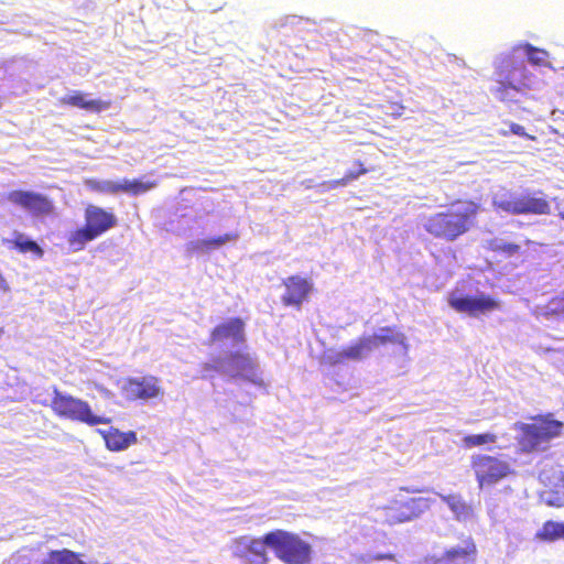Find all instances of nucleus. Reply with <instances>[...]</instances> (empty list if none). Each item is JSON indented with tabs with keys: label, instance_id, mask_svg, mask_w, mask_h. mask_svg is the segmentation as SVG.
Listing matches in <instances>:
<instances>
[{
	"label": "nucleus",
	"instance_id": "nucleus-1",
	"mask_svg": "<svg viewBox=\"0 0 564 564\" xmlns=\"http://www.w3.org/2000/svg\"><path fill=\"white\" fill-rule=\"evenodd\" d=\"M481 210L479 202L458 198L452 202L445 210L431 215L424 224V229L434 238L455 241L474 227Z\"/></svg>",
	"mask_w": 564,
	"mask_h": 564
},
{
	"label": "nucleus",
	"instance_id": "nucleus-2",
	"mask_svg": "<svg viewBox=\"0 0 564 564\" xmlns=\"http://www.w3.org/2000/svg\"><path fill=\"white\" fill-rule=\"evenodd\" d=\"M497 75L499 85L494 94L502 102H518V97L527 96L534 84V77L523 61L503 59L497 68Z\"/></svg>",
	"mask_w": 564,
	"mask_h": 564
},
{
	"label": "nucleus",
	"instance_id": "nucleus-3",
	"mask_svg": "<svg viewBox=\"0 0 564 564\" xmlns=\"http://www.w3.org/2000/svg\"><path fill=\"white\" fill-rule=\"evenodd\" d=\"M531 423H520L517 430L518 445L522 453L543 451L547 444L563 434L564 423L555 420L553 413L539 414L531 417Z\"/></svg>",
	"mask_w": 564,
	"mask_h": 564
},
{
	"label": "nucleus",
	"instance_id": "nucleus-4",
	"mask_svg": "<svg viewBox=\"0 0 564 564\" xmlns=\"http://www.w3.org/2000/svg\"><path fill=\"white\" fill-rule=\"evenodd\" d=\"M265 542L284 564H310L312 561L311 544L296 533L276 529L265 534Z\"/></svg>",
	"mask_w": 564,
	"mask_h": 564
},
{
	"label": "nucleus",
	"instance_id": "nucleus-5",
	"mask_svg": "<svg viewBox=\"0 0 564 564\" xmlns=\"http://www.w3.org/2000/svg\"><path fill=\"white\" fill-rule=\"evenodd\" d=\"M85 225L74 230L68 243L74 251L84 249L87 242L100 237L117 225V217L99 206L88 205L85 208Z\"/></svg>",
	"mask_w": 564,
	"mask_h": 564
},
{
	"label": "nucleus",
	"instance_id": "nucleus-6",
	"mask_svg": "<svg viewBox=\"0 0 564 564\" xmlns=\"http://www.w3.org/2000/svg\"><path fill=\"white\" fill-rule=\"evenodd\" d=\"M50 406L57 417L85 423L89 426L110 422L108 417L94 414L87 401L63 393L56 387L53 388Z\"/></svg>",
	"mask_w": 564,
	"mask_h": 564
},
{
	"label": "nucleus",
	"instance_id": "nucleus-7",
	"mask_svg": "<svg viewBox=\"0 0 564 564\" xmlns=\"http://www.w3.org/2000/svg\"><path fill=\"white\" fill-rule=\"evenodd\" d=\"M492 206L510 215H549L551 205L543 192L507 193L495 196Z\"/></svg>",
	"mask_w": 564,
	"mask_h": 564
},
{
	"label": "nucleus",
	"instance_id": "nucleus-8",
	"mask_svg": "<svg viewBox=\"0 0 564 564\" xmlns=\"http://www.w3.org/2000/svg\"><path fill=\"white\" fill-rule=\"evenodd\" d=\"M470 467L480 490L497 485L514 473L507 460L489 454L473 455Z\"/></svg>",
	"mask_w": 564,
	"mask_h": 564
},
{
	"label": "nucleus",
	"instance_id": "nucleus-9",
	"mask_svg": "<svg viewBox=\"0 0 564 564\" xmlns=\"http://www.w3.org/2000/svg\"><path fill=\"white\" fill-rule=\"evenodd\" d=\"M430 506V499L427 498L410 497L399 494L389 505L382 507L384 511V522L389 525H395L412 521L426 511Z\"/></svg>",
	"mask_w": 564,
	"mask_h": 564
},
{
	"label": "nucleus",
	"instance_id": "nucleus-10",
	"mask_svg": "<svg viewBox=\"0 0 564 564\" xmlns=\"http://www.w3.org/2000/svg\"><path fill=\"white\" fill-rule=\"evenodd\" d=\"M228 375L231 379H242L254 386H263V380L258 373V366L250 354L245 351L230 352L227 359Z\"/></svg>",
	"mask_w": 564,
	"mask_h": 564
},
{
	"label": "nucleus",
	"instance_id": "nucleus-11",
	"mask_svg": "<svg viewBox=\"0 0 564 564\" xmlns=\"http://www.w3.org/2000/svg\"><path fill=\"white\" fill-rule=\"evenodd\" d=\"M7 199L34 216H47L54 212L52 200L40 193L18 189L9 192Z\"/></svg>",
	"mask_w": 564,
	"mask_h": 564
},
{
	"label": "nucleus",
	"instance_id": "nucleus-12",
	"mask_svg": "<svg viewBox=\"0 0 564 564\" xmlns=\"http://www.w3.org/2000/svg\"><path fill=\"white\" fill-rule=\"evenodd\" d=\"M285 292L281 296L284 306H292L300 310L302 304L306 302L313 290V283L301 275H290L282 281Z\"/></svg>",
	"mask_w": 564,
	"mask_h": 564
},
{
	"label": "nucleus",
	"instance_id": "nucleus-13",
	"mask_svg": "<svg viewBox=\"0 0 564 564\" xmlns=\"http://www.w3.org/2000/svg\"><path fill=\"white\" fill-rule=\"evenodd\" d=\"M231 339L236 344L246 341L245 322L240 317H232L216 325L209 334L208 345H215Z\"/></svg>",
	"mask_w": 564,
	"mask_h": 564
},
{
	"label": "nucleus",
	"instance_id": "nucleus-14",
	"mask_svg": "<svg viewBox=\"0 0 564 564\" xmlns=\"http://www.w3.org/2000/svg\"><path fill=\"white\" fill-rule=\"evenodd\" d=\"M370 340L366 336L360 337L357 341L338 351H333L324 356L325 362L328 366H337L346 361H358L366 358L372 348L369 344Z\"/></svg>",
	"mask_w": 564,
	"mask_h": 564
},
{
	"label": "nucleus",
	"instance_id": "nucleus-15",
	"mask_svg": "<svg viewBox=\"0 0 564 564\" xmlns=\"http://www.w3.org/2000/svg\"><path fill=\"white\" fill-rule=\"evenodd\" d=\"M478 549L473 538L463 541L462 546H453L434 560V564H475Z\"/></svg>",
	"mask_w": 564,
	"mask_h": 564
},
{
	"label": "nucleus",
	"instance_id": "nucleus-16",
	"mask_svg": "<svg viewBox=\"0 0 564 564\" xmlns=\"http://www.w3.org/2000/svg\"><path fill=\"white\" fill-rule=\"evenodd\" d=\"M124 392L130 400L154 399L162 394L156 377H143L129 379L124 386Z\"/></svg>",
	"mask_w": 564,
	"mask_h": 564
},
{
	"label": "nucleus",
	"instance_id": "nucleus-17",
	"mask_svg": "<svg viewBox=\"0 0 564 564\" xmlns=\"http://www.w3.org/2000/svg\"><path fill=\"white\" fill-rule=\"evenodd\" d=\"M237 544V556L253 563H265L268 561L265 534L261 539L240 538Z\"/></svg>",
	"mask_w": 564,
	"mask_h": 564
},
{
	"label": "nucleus",
	"instance_id": "nucleus-18",
	"mask_svg": "<svg viewBox=\"0 0 564 564\" xmlns=\"http://www.w3.org/2000/svg\"><path fill=\"white\" fill-rule=\"evenodd\" d=\"M62 105L76 107L90 112H100L110 108L111 102L101 99H89L88 94L76 90L61 99Z\"/></svg>",
	"mask_w": 564,
	"mask_h": 564
},
{
	"label": "nucleus",
	"instance_id": "nucleus-19",
	"mask_svg": "<svg viewBox=\"0 0 564 564\" xmlns=\"http://www.w3.org/2000/svg\"><path fill=\"white\" fill-rule=\"evenodd\" d=\"M372 348L377 349L380 346L387 345H401L405 346V336L397 326L380 327L377 333L366 336Z\"/></svg>",
	"mask_w": 564,
	"mask_h": 564
},
{
	"label": "nucleus",
	"instance_id": "nucleus-20",
	"mask_svg": "<svg viewBox=\"0 0 564 564\" xmlns=\"http://www.w3.org/2000/svg\"><path fill=\"white\" fill-rule=\"evenodd\" d=\"M108 449L119 452L137 443L138 437L134 431L121 432L116 427H110L102 433Z\"/></svg>",
	"mask_w": 564,
	"mask_h": 564
},
{
	"label": "nucleus",
	"instance_id": "nucleus-21",
	"mask_svg": "<svg viewBox=\"0 0 564 564\" xmlns=\"http://www.w3.org/2000/svg\"><path fill=\"white\" fill-rule=\"evenodd\" d=\"M11 249L17 250L20 253H32L37 258H42L44 254L43 249L37 245L36 241L29 239L22 232H14L13 238L4 241Z\"/></svg>",
	"mask_w": 564,
	"mask_h": 564
},
{
	"label": "nucleus",
	"instance_id": "nucleus-22",
	"mask_svg": "<svg viewBox=\"0 0 564 564\" xmlns=\"http://www.w3.org/2000/svg\"><path fill=\"white\" fill-rule=\"evenodd\" d=\"M354 164L357 166L356 170H349L346 172V174L341 178L333 180V181L325 183L326 187L328 189H333L336 187L346 186L349 183H351L352 181L357 180L359 176L365 175L370 171H375V169H376L373 165H370V164L366 166L359 160H356L354 162Z\"/></svg>",
	"mask_w": 564,
	"mask_h": 564
},
{
	"label": "nucleus",
	"instance_id": "nucleus-23",
	"mask_svg": "<svg viewBox=\"0 0 564 564\" xmlns=\"http://www.w3.org/2000/svg\"><path fill=\"white\" fill-rule=\"evenodd\" d=\"M535 539L542 542H554L564 540V523L547 520L542 528L535 533Z\"/></svg>",
	"mask_w": 564,
	"mask_h": 564
},
{
	"label": "nucleus",
	"instance_id": "nucleus-24",
	"mask_svg": "<svg viewBox=\"0 0 564 564\" xmlns=\"http://www.w3.org/2000/svg\"><path fill=\"white\" fill-rule=\"evenodd\" d=\"M41 564H86L80 554L68 549L50 551Z\"/></svg>",
	"mask_w": 564,
	"mask_h": 564
},
{
	"label": "nucleus",
	"instance_id": "nucleus-25",
	"mask_svg": "<svg viewBox=\"0 0 564 564\" xmlns=\"http://www.w3.org/2000/svg\"><path fill=\"white\" fill-rule=\"evenodd\" d=\"M155 186V181L142 182L140 180H123L122 182H118L117 194L127 193L132 196H138L140 194L147 193Z\"/></svg>",
	"mask_w": 564,
	"mask_h": 564
},
{
	"label": "nucleus",
	"instance_id": "nucleus-26",
	"mask_svg": "<svg viewBox=\"0 0 564 564\" xmlns=\"http://www.w3.org/2000/svg\"><path fill=\"white\" fill-rule=\"evenodd\" d=\"M238 238L237 234H225L218 237L208 238V239H202L199 241H196L193 245V248L197 251H210L213 249L219 248L223 245L236 240Z\"/></svg>",
	"mask_w": 564,
	"mask_h": 564
},
{
	"label": "nucleus",
	"instance_id": "nucleus-27",
	"mask_svg": "<svg viewBox=\"0 0 564 564\" xmlns=\"http://www.w3.org/2000/svg\"><path fill=\"white\" fill-rule=\"evenodd\" d=\"M487 249L491 252L500 253L506 257H513L521 251L520 245L513 242H500L497 239L489 240Z\"/></svg>",
	"mask_w": 564,
	"mask_h": 564
},
{
	"label": "nucleus",
	"instance_id": "nucleus-28",
	"mask_svg": "<svg viewBox=\"0 0 564 564\" xmlns=\"http://www.w3.org/2000/svg\"><path fill=\"white\" fill-rule=\"evenodd\" d=\"M497 435L494 433H481V434H470L466 435L463 438V445L466 448H473L482 446L486 444H492L497 442Z\"/></svg>",
	"mask_w": 564,
	"mask_h": 564
},
{
	"label": "nucleus",
	"instance_id": "nucleus-29",
	"mask_svg": "<svg viewBox=\"0 0 564 564\" xmlns=\"http://www.w3.org/2000/svg\"><path fill=\"white\" fill-rule=\"evenodd\" d=\"M84 184L87 188L96 193L117 194L118 182L86 178Z\"/></svg>",
	"mask_w": 564,
	"mask_h": 564
},
{
	"label": "nucleus",
	"instance_id": "nucleus-30",
	"mask_svg": "<svg viewBox=\"0 0 564 564\" xmlns=\"http://www.w3.org/2000/svg\"><path fill=\"white\" fill-rule=\"evenodd\" d=\"M500 307L499 302L489 295H479L474 297V316L479 313H487Z\"/></svg>",
	"mask_w": 564,
	"mask_h": 564
},
{
	"label": "nucleus",
	"instance_id": "nucleus-31",
	"mask_svg": "<svg viewBox=\"0 0 564 564\" xmlns=\"http://www.w3.org/2000/svg\"><path fill=\"white\" fill-rule=\"evenodd\" d=\"M448 304L458 313H467L474 316V296H451Z\"/></svg>",
	"mask_w": 564,
	"mask_h": 564
},
{
	"label": "nucleus",
	"instance_id": "nucleus-32",
	"mask_svg": "<svg viewBox=\"0 0 564 564\" xmlns=\"http://www.w3.org/2000/svg\"><path fill=\"white\" fill-rule=\"evenodd\" d=\"M524 50L527 53L528 61L532 65H536V66L546 65V58H547L546 51H544L542 48L534 47L531 44H525Z\"/></svg>",
	"mask_w": 564,
	"mask_h": 564
},
{
	"label": "nucleus",
	"instance_id": "nucleus-33",
	"mask_svg": "<svg viewBox=\"0 0 564 564\" xmlns=\"http://www.w3.org/2000/svg\"><path fill=\"white\" fill-rule=\"evenodd\" d=\"M545 310L549 315L564 316V292L550 299Z\"/></svg>",
	"mask_w": 564,
	"mask_h": 564
},
{
	"label": "nucleus",
	"instance_id": "nucleus-34",
	"mask_svg": "<svg viewBox=\"0 0 564 564\" xmlns=\"http://www.w3.org/2000/svg\"><path fill=\"white\" fill-rule=\"evenodd\" d=\"M442 499L456 514H463L467 511L466 502L458 495H447L442 497Z\"/></svg>",
	"mask_w": 564,
	"mask_h": 564
},
{
	"label": "nucleus",
	"instance_id": "nucleus-35",
	"mask_svg": "<svg viewBox=\"0 0 564 564\" xmlns=\"http://www.w3.org/2000/svg\"><path fill=\"white\" fill-rule=\"evenodd\" d=\"M200 371H202V378L208 379L212 378L215 373H218L220 371V368L218 365L214 362H203L200 365Z\"/></svg>",
	"mask_w": 564,
	"mask_h": 564
},
{
	"label": "nucleus",
	"instance_id": "nucleus-36",
	"mask_svg": "<svg viewBox=\"0 0 564 564\" xmlns=\"http://www.w3.org/2000/svg\"><path fill=\"white\" fill-rule=\"evenodd\" d=\"M509 132H511L512 134L518 135V137H529L525 133L524 127H522L518 123H509ZM502 134L507 135L508 131H503Z\"/></svg>",
	"mask_w": 564,
	"mask_h": 564
},
{
	"label": "nucleus",
	"instance_id": "nucleus-37",
	"mask_svg": "<svg viewBox=\"0 0 564 564\" xmlns=\"http://www.w3.org/2000/svg\"><path fill=\"white\" fill-rule=\"evenodd\" d=\"M372 560H375V561H383V560L394 561L395 556L392 553H378L372 556Z\"/></svg>",
	"mask_w": 564,
	"mask_h": 564
},
{
	"label": "nucleus",
	"instance_id": "nucleus-38",
	"mask_svg": "<svg viewBox=\"0 0 564 564\" xmlns=\"http://www.w3.org/2000/svg\"><path fill=\"white\" fill-rule=\"evenodd\" d=\"M10 290L9 284L2 273L0 272V291L8 292Z\"/></svg>",
	"mask_w": 564,
	"mask_h": 564
},
{
	"label": "nucleus",
	"instance_id": "nucleus-39",
	"mask_svg": "<svg viewBox=\"0 0 564 564\" xmlns=\"http://www.w3.org/2000/svg\"><path fill=\"white\" fill-rule=\"evenodd\" d=\"M401 491H406L409 492L410 490L408 488H401Z\"/></svg>",
	"mask_w": 564,
	"mask_h": 564
},
{
	"label": "nucleus",
	"instance_id": "nucleus-40",
	"mask_svg": "<svg viewBox=\"0 0 564 564\" xmlns=\"http://www.w3.org/2000/svg\"><path fill=\"white\" fill-rule=\"evenodd\" d=\"M563 219H564V215H563Z\"/></svg>",
	"mask_w": 564,
	"mask_h": 564
}]
</instances>
